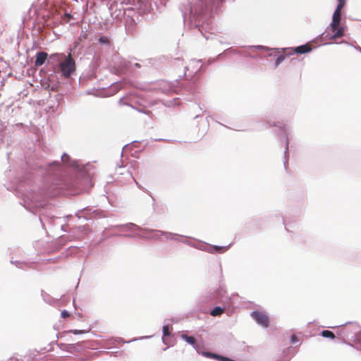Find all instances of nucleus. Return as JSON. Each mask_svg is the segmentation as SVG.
<instances>
[{
  "label": "nucleus",
  "mask_w": 361,
  "mask_h": 361,
  "mask_svg": "<svg viewBox=\"0 0 361 361\" xmlns=\"http://www.w3.org/2000/svg\"><path fill=\"white\" fill-rule=\"evenodd\" d=\"M54 62H59V68L62 75L66 78L75 71V62L71 53L66 56L64 54H54L49 56Z\"/></svg>",
  "instance_id": "obj_1"
},
{
  "label": "nucleus",
  "mask_w": 361,
  "mask_h": 361,
  "mask_svg": "<svg viewBox=\"0 0 361 361\" xmlns=\"http://www.w3.org/2000/svg\"><path fill=\"white\" fill-rule=\"evenodd\" d=\"M252 317L257 322V324L264 327H267L269 324V317L264 312L257 311L253 312L252 313Z\"/></svg>",
  "instance_id": "obj_2"
},
{
  "label": "nucleus",
  "mask_w": 361,
  "mask_h": 361,
  "mask_svg": "<svg viewBox=\"0 0 361 361\" xmlns=\"http://www.w3.org/2000/svg\"><path fill=\"white\" fill-rule=\"evenodd\" d=\"M312 51V47L310 44L298 46L294 49H288L286 54L292 55L293 54H306Z\"/></svg>",
  "instance_id": "obj_3"
},
{
  "label": "nucleus",
  "mask_w": 361,
  "mask_h": 361,
  "mask_svg": "<svg viewBox=\"0 0 361 361\" xmlns=\"http://www.w3.org/2000/svg\"><path fill=\"white\" fill-rule=\"evenodd\" d=\"M341 12L338 9H336L333 14L332 22L331 23V29L332 32L336 31L338 27L340 25L341 22Z\"/></svg>",
  "instance_id": "obj_4"
},
{
  "label": "nucleus",
  "mask_w": 361,
  "mask_h": 361,
  "mask_svg": "<svg viewBox=\"0 0 361 361\" xmlns=\"http://www.w3.org/2000/svg\"><path fill=\"white\" fill-rule=\"evenodd\" d=\"M48 57L47 53L44 51L38 52L36 55V59L35 61V66L39 67L44 63L45 61Z\"/></svg>",
  "instance_id": "obj_5"
},
{
  "label": "nucleus",
  "mask_w": 361,
  "mask_h": 361,
  "mask_svg": "<svg viewBox=\"0 0 361 361\" xmlns=\"http://www.w3.org/2000/svg\"><path fill=\"white\" fill-rule=\"evenodd\" d=\"M334 34L331 37V39H336L337 38H340L344 35V27H341L340 25L336 30V31L333 32Z\"/></svg>",
  "instance_id": "obj_6"
},
{
  "label": "nucleus",
  "mask_w": 361,
  "mask_h": 361,
  "mask_svg": "<svg viewBox=\"0 0 361 361\" xmlns=\"http://www.w3.org/2000/svg\"><path fill=\"white\" fill-rule=\"evenodd\" d=\"M359 329V326L356 323H350L349 326H345L343 329L345 333H348L350 331H353L355 334Z\"/></svg>",
  "instance_id": "obj_7"
},
{
  "label": "nucleus",
  "mask_w": 361,
  "mask_h": 361,
  "mask_svg": "<svg viewBox=\"0 0 361 361\" xmlns=\"http://www.w3.org/2000/svg\"><path fill=\"white\" fill-rule=\"evenodd\" d=\"M181 338L190 345H194L195 344V339L193 336L182 334Z\"/></svg>",
  "instance_id": "obj_8"
},
{
  "label": "nucleus",
  "mask_w": 361,
  "mask_h": 361,
  "mask_svg": "<svg viewBox=\"0 0 361 361\" xmlns=\"http://www.w3.org/2000/svg\"><path fill=\"white\" fill-rule=\"evenodd\" d=\"M224 310L220 307H216L211 311V314L214 317L219 316L224 313Z\"/></svg>",
  "instance_id": "obj_9"
},
{
  "label": "nucleus",
  "mask_w": 361,
  "mask_h": 361,
  "mask_svg": "<svg viewBox=\"0 0 361 361\" xmlns=\"http://www.w3.org/2000/svg\"><path fill=\"white\" fill-rule=\"evenodd\" d=\"M321 335L323 337L329 338L331 339H334L335 338L334 334L332 331H329V330H324V331H322V333H321Z\"/></svg>",
  "instance_id": "obj_10"
},
{
  "label": "nucleus",
  "mask_w": 361,
  "mask_h": 361,
  "mask_svg": "<svg viewBox=\"0 0 361 361\" xmlns=\"http://www.w3.org/2000/svg\"><path fill=\"white\" fill-rule=\"evenodd\" d=\"M90 331V329H83V330H77V329H74V330H70V331H64L63 334H68V333H73V334H86V333H88Z\"/></svg>",
  "instance_id": "obj_11"
},
{
  "label": "nucleus",
  "mask_w": 361,
  "mask_h": 361,
  "mask_svg": "<svg viewBox=\"0 0 361 361\" xmlns=\"http://www.w3.org/2000/svg\"><path fill=\"white\" fill-rule=\"evenodd\" d=\"M208 357H213L217 360H219V361H226V357H224V356H221V355H216V354H213V353H208Z\"/></svg>",
  "instance_id": "obj_12"
},
{
  "label": "nucleus",
  "mask_w": 361,
  "mask_h": 361,
  "mask_svg": "<svg viewBox=\"0 0 361 361\" xmlns=\"http://www.w3.org/2000/svg\"><path fill=\"white\" fill-rule=\"evenodd\" d=\"M338 4L336 9H338V11H341V9L345 4V0H338Z\"/></svg>",
  "instance_id": "obj_13"
},
{
  "label": "nucleus",
  "mask_w": 361,
  "mask_h": 361,
  "mask_svg": "<svg viewBox=\"0 0 361 361\" xmlns=\"http://www.w3.org/2000/svg\"><path fill=\"white\" fill-rule=\"evenodd\" d=\"M286 52H287V50L285 51V54H283V55H280L277 59H276V63L277 65H279L280 63H281L286 58V56H288L286 54Z\"/></svg>",
  "instance_id": "obj_14"
},
{
  "label": "nucleus",
  "mask_w": 361,
  "mask_h": 361,
  "mask_svg": "<svg viewBox=\"0 0 361 361\" xmlns=\"http://www.w3.org/2000/svg\"><path fill=\"white\" fill-rule=\"evenodd\" d=\"M163 334L164 337L170 335L169 328L168 326H164L163 327Z\"/></svg>",
  "instance_id": "obj_15"
},
{
  "label": "nucleus",
  "mask_w": 361,
  "mask_h": 361,
  "mask_svg": "<svg viewBox=\"0 0 361 361\" xmlns=\"http://www.w3.org/2000/svg\"><path fill=\"white\" fill-rule=\"evenodd\" d=\"M213 249L215 250V251L220 252H225L226 250V247L214 246L213 247Z\"/></svg>",
  "instance_id": "obj_16"
},
{
  "label": "nucleus",
  "mask_w": 361,
  "mask_h": 361,
  "mask_svg": "<svg viewBox=\"0 0 361 361\" xmlns=\"http://www.w3.org/2000/svg\"><path fill=\"white\" fill-rule=\"evenodd\" d=\"M61 317L64 318V319L70 317V313L66 310H63V311H61Z\"/></svg>",
  "instance_id": "obj_17"
},
{
  "label": "nucleus",
  "mask_w": 361,
  "mask_h": 361,
  "mask_svg": "<svg viewBox=\"0 0 361 361\" xmlns=\"http://www.w3.org/2000/svg\"><path fill=\"white\" fill-rule=\"evenodd\" d=\"M69 159H70L69 156L66 154H63V156L61 157L62 161L64 163L68 162Z\"/></svg>",
  "instance_id": "obj_18"
},
{
  "label": "nucleus",
  "mask_w": 361,
  "mask_h": 361,
  "mask_svg": "<svg viewBox=\"0 0 361 361\" xmlns=\"http://www.w3.org/2000/svg\"><path fill=\"white\" fill-rule=\"evenodd\" d=\"M297 341H298V337H297L295 335H293V336H291V342H292L293 343H295V342H297Z\"/></svg>",
  "instance_id": "obj_19"
},
{
  "label": "nucleus",
  "mask_w": 361,
  "mask_h": 361,
  "mask_svg": "<svg viewBox=\"0 0 361 361\" xmlns=\"http://www.w3.org/2000/svg\"><path fill=\"white\" fill-rule=\"evenodd\" d=\"M106 41H107L106 38L103 37H100V39H99V42H106Z\"/></svg>",
  "instance_id": "obj_20"
},
{
  "label": "nucleus",
  "mask_w": 361,
  "mask_h": 361,
  "mask_svg": "<svg viewBox=\"0 0 361 361\" xmlns=\"http://www.w3.org/2000/svg\"><path fill=\"white\" fill-rule=\"evenodd\" d=\"M8 361H18V359L16 357H11Z\"/></svg>",
  "instance_id": "obj_21"
},
{
  "label": "nucleus",
  "mask_w": 361,
  "mask_h": 361,
  "mask_svg": "<svg viewBox=\"0 0 361 361\" xmlns=\"http://www.w3.org/2000/svg\"><path fill=\"white\" fill-rule=\"evenodd\" d=\"M231 359H230L228 357H226V361H231Z\"/></svg>",
  "instance_id": "obj_22"
},
{
  "label": "nucleus",
  "mask_w": 361,
  "mask_h": 361,
  "mask_svg": "<svg viewBox=\"0 0 361 361\" xmlns=\"http://www.w3.org/2000/svg\"><path fill=\"white\" fill-rule=\"evenodd\" d=\"M27 361H32V359L28 358Z\"/></svg>",
  "instance_id": "obj_23"
}]
</instances>
